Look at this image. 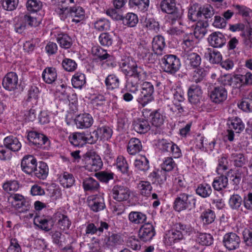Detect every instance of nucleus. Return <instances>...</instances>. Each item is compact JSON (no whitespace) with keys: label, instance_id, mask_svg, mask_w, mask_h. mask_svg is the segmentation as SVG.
I'll list each match as a JSON object with an SVG mask.
<instances>
[{"label":"nucleus","instance_id":"5fc2aeb1","mask_svg":"<svg viewBox=\"0 0 252 252\" xmlns=\"http://www.w3.org/2000/svg\"><path fill=\"white\" fill-rule=\"evenodd\" d=\"M161 167L163 170L169 172L177 167V164L171 157H166L163 159Z\"/></svg>","mask_w":252,"mask_h":252},{"label":"nucleus","instance_id":"72a5a7b5","mask_svg":"<svg viewBox=\"0 0 252 252\" xmlns=\"http://www.w3.org/2000/svg\"><path fill=\"white\" fill-rule=\"evenodd\" d=\"M39 93V89L34 86H32L28 91V97L26 100V105L30 106L32 105H36L38 94Z\"/></svg>","mask_w":252,"mask_h":252},{"label":"nucleus","instance_id":"2f4dec72","mask_svg":"<svg viewBox=\"0 0 252 252\" xmlns=\"http://www.w3.org/2000/svg\"><path fill=\"white\" fill-rule=\"evenodd\" d=\"M70 143L75 146H83L85 143V133L84 132H76L69 136Z\"/></svg>","mask_w":252,"mask_h":252},{"label":"nucleus","instance_id":"20e7f679","mask_svg":"<svg viewBox=\"0 0 252 252\" xmlns=\"http://www.w3.org/2000/svg\"><path fill=\"white\" fill-rule=\"evenodd\" d=\"M159 6L162 12L170 14L171 19L178 20L181 25V23L179 20L182 17V12L177 7L175 0H162Z\"/></svg>","mask_w":252,"mask_h":252},{"label":"nucleus","instance_id":"ddd939ff","mask_svg":"<svg viewBox=\"0 0 252 252\" xmlns=\"http://www.w3.org/2000/svg\"><path fill=\"white\" fill-rule=\"evenodd\" d=\"M223 243L226 249L233 250L239 247L240 239L235 233H229L224 236Z\"/></svg>","mask_w":252,"mask_h":252},{"label":"nucleus","instance_id":"423d86ee","mask_svg":"<svg viewBox=\"0 0 252 252\" xmlns=\"http://www.w3.org/2000/svg\"><path fill=\"white\" fill-rule=\"evenodd\" d=\"M154 92L153 85L149 82H144L142 84L141 94L138 99L139 103L144 107L152 101L154 100Z\"/></svg>","mask_w":252,"mask_h":252},{"label":"nucleus","instance_id":"13d9d810","mask_svg":"<svg viewBox=\"0 0 252 252\" xmlns=\"http://www.w3.org/2000/svg\"><path fill=\"white\" fill-rule=\"evenodd\" d=\"M220 32H214L210 34L208 38L210 45L215 48L220 47Z\"/></svg>","mask_w":252,"mask_h":252},{"label":"nucleus","instance_id":"6e6d98bb","mask_svg":"<svg viewBox=\"0 0 252 252\" xmlns=\"http://www.w3.org/2000/svg\"><path fill=\"white\" fill-rule=\"evenodd\" d=\"M200 218L204 224H208L214 221L215 215L213 211L207 209L201 214Z\"/></svg>","mask_w":252,"mask_h":252},{"label":"nucleus","instance_id":"8fccbe9b","mask_svg":"<svg viewBox=\"0 0 252 252\" xmlns=\"http://www.w3.org/2000/svg\"><path fill=\"white\" fill-rule=\"evenodd\" d=\"M187 59L189 62V64L193 68L198 67L201 62L200 56L198 54L194 52L189 53L187 54Z\"/></svg>","mask_w":252,"mask_h":252},{"label":"nucleus","instance_id":"0e129e2a","mask_svg":"<svg viewBox=\"0 0 252 252\" xmlns=\"http://www.w3.org/2000/svg\"><path fill=\"white\" fill-rule=\"evenodd\" d=\"M207 75V71L204 68H199L194 71L192 80L196 83L203 81Z\"/></svg>","mask_w":252,"mask_h":252},{"label":"nucleus","instance_id":"e433bc0d","mask_svg":"<svg viewBox=\"0 0 252 252\" xmlns=\"http://www.w3.org/2000/svg\"><path fill=\"white\" fill-rule=\"evenodd\" d=\"M57 41L60 46L64 49H69L72 45L71 38L66 33H60L57 37Z\"/></svg>","mask_w":252,"mask_h":252},{"label":"nucleus","instance_id":"69168bd1","mask_svg":"<svg viewBox=\"0 0 252 252\" xmlns=\"http://www.w3.org/2000/svg\"><path fill=\"white\" fill-rule=\"evenodd\" d=\"M99 41L100 44L104 46L112 45L113 40L112 36L107 32H103L99 36Z\"/></svg>","mask_w":252,"mask_h":252},{"label":"nucleus","instance_id":"9b49d317","mask_svg":"<svg viewBox=\"0 0 252 252\" xmlns=\"http://www.w3.org/2000/svg\"><path fill=\"white\" fill-rule=\"evenodd\" d=\"M33 223L39 228L48 232L52 229L54 220L53 217L36 216L33 219Z\"/></svg>","mask_w":252,"mask_h":252},{"label":"nucleus","instance_id":"bb28decb","mask_svg":"<svg viewBox=\"0 0 252 252\" xmlns=\"http://www.w3.org/2000/svg\"><path fill=\"white\" fill-rule=\"evenodd\" d=\"M142 148L141 141L136 138H131L127 144V151L131 155H135L139 153Z\"/></svg>","mask_w":252,"mask_h":252},{"label":"nucleus","instance_id":"c9c22d12","mask_svg":"<svg viewBox=\"0 0 252 252\" xmlns=\"http://www.w3.org/2000/svg\"><path fill=\"white\" fill-rule=\"evenodd\" d=\"M104 241L108 247L113 248L121 244V236L117 234L109 233V235L104 238Z\"/></svg>","mask_w":252,"mask_h":252},{"label":"nucleus","instance_id":"a878e982","mask_svg":"<svg viewBox=\"0 0 252 252\" xmlns=\"http://www.w3.org/2000/svg\"><path fill=\"white\" fill-rule=\"evenodd\" d=\"M44 81L47 84H52L57 78V73L55 68L47 67L45 68L42 74Z\"/></svg>","mask_w":252,"mask_h":252},{"label":"nucleus","instance_id":"7c9ffc66","mask_svg":"<svg viewBox=\"0 0 252 252\" xmlns=\"http://www.w3.org/2000/svg\"><path fill=\"white\" fill-rule=\"evenodd\" d=\"M123 25L129 28L135 27L138 22V18L136 14L134 13H127L125 16H122Z\"/></svg>","mask_w":252,"mask_h":252},{"label":"nucleus","instance_id":"39448f33","mask_svg":"<svg viewBox=\"0 0 252 252\" xmlns=\"http://www.w3.org/2000/svg\"><path fill=\"white\" fill-rule=\"evenodd\" d=\"M227 126L229 129L227 130V134L224 136V141L226 139L232 141L234 139L233 129L236 133H240L245 128V125L242 120L238 117L229 118L227 120Z\"/></svg>","mask_w":252,"mask_h":252},{"label":"nucleus","instance_id":"58836bf2","mask_svg":"<svg viewBox=\"0 0 252 252\" xmlns=\"http://www.w3.org/2000/svg\"><path fill=\"white\" fill-rule=\"evenodd\" d=\"M71 82L74 88L81 89L86 82L85 74L80 72L75 73L72 78Z\"/></svg>","mask_w":252,"mask_h":252},{"label":"nucleus","instance_id":"f3484780","mask_svg":"<svg viewBox=\"0 0 252 252\" xmlns=\"http://www.w3.org/2000/svg\"><path fill=\"white\" fill-rule=\"evenodd\" d=\"M132 126L133 129L140 134L147 132L151 128L149 122L143 118L135 119L132 122Z\"/></svg>","mask_w":252,"mask_h":252},{"label":"nucleus","instance_id":"0eeeda50","mask_svg":"<svg viewBox=\"0 0 252 252\" xmlns=\"http://www.w3.org/2000/svg\"><path fill=\"white\" fill-rule=\"evenodd\" d=\"M29 141L38 148L45 149L50 145V140L47 136L36 131H30L27 135Z\"/></svg>","mask_w":252,"mask_h":252},{"label":"nucleus","instance_id":"7ed1b4c3","mask_svg":"<svg viewBox=\"0 0 252 252\" xmlns=\"http://www.w3.org/2000/svg\"><path fill=\"white\" fill-rule=\"evenodd\" d=\"M161 64L163 71L170 74H174L180 68V60L174 55H165L161 59Z\"/></svg>","mask_w":252,"mask_h":252},{"label":"nucleus","instance_id":"2eb2a0df","mask_svg":"<svg viewBox=\"0 0 252 252\" xmlns=\"http://www.w3.org/2000/svg\"><path fill=\"white\" fill-rule=\"evenodd\" d=\"M103 165L101 158L98 156H94L86 158V170L91 172H96L100 170Z\"/></svg>","mask_w":252,"mask_h":252},{"label":"nucleus","instance_id":"4be33fe9","mask_svg":"<svg viewBox=\"0 0 252 252\" xmlns=\"http://www.w3.org/2000/svg\"><path fill=\"white\" fill-rule=\"evenodd\" d=\"M49 168L47 164L43 161H40L36 165L33 175L39 179L44 180L47 178Z\"/></svg>","mask_w":252,"mask_h":252},{"label":"nucleus","instance_id":"c03bdc74","mask_svg":"<svg viewBox=\"0 0 252 252\" xmlns=\"http://www.w3.org/2000/svg\"><path fill=\"white\" fill-rule=\"evenodd\" d=\"M134 165L137 170L144 172L147 171L149 168V160L145 156H140L136 158Z\"/></svg>","mask_w":252,"mask_h":252},{"label":"nucleus","instance_id":"aec40b11","mask_svg":"<svg viewBox=\"0 0 252 252\" xmlns=\"http://www.w3.org/2000/svg\"><path fill=\"white\" fill-rule=\"evenodd\" d=\"M53 219L55 221H57L58 227L61 229L65 230L69 228L71 222L68 217L62 214L61 212H57L53 216Z\"/></svg>","mask_w":252,"mask_h":252},{"label":"nucleus","instance_id":"680f3d73","mask_svg":"<svg viewBox=\"0 0 252 252\" xmlns=\"http://www.w3.org/2000/svg\"><path fill=\"white\" fill-rule=\"evenodd\" d=\"M142 58L145 60H148L150 62L153 63L155 60V53L153 54L150 51V49L144 46L139 47Z\"/></svg>","mask_w":252,"mask_h":252},{"label":"nucleus","instance_id":"cd10ccee","mask_svg":"<svg viewBox=\"0 0 252 252\" xmlns=\"http://www.w3.org/2000/svg\"><path fill=\"white\" fill-rule=\"evenodd\" d=\"M143 27L147 31L156 33L160 30L158 22L154 18H146L143 22Z\"/></svg>","mask_w":252,"mask_h":252},{"label":"nucleus","instance_id":"4468645a","mask_svg":"<svg viewBox=\"0 0 252 252\" xmlns=\"http://www.w3.org/2000/svg\"><path fill=\"white\" fill-rule=\"evenodd\" d=\"M18 79L17 75L13 72L8 73L3 78L2 86L8 91H13L17 89Z\"/></svg>","mask_w":252,"mask_h":252},{"label":"nucleus","instance_id":"338daca9","mask_svg":"<svg viewBox=\"0 0 252 252\" xmlns=\"http://www.w3.org/2000/svg\"><path fill=\"white\" fill-rule=\"evenodd\" d=\"M160 174L156 171H153L150 175V177L154 179V182H157L158 184L161 187L162 185L166 180V175L163 173V174L160 172Z\"/></svg>","mask_w":252,"mask_h":252},{"label":"nucleus","instance_id":"9d476101","mask_svg":"<svg viewBox=\"0 0 252 252\" xmlns=\"http://www.w3.org/2000/svg\"><path fill=\"white\" fill-rule=\"evenodd\" d=\"M156 234L155 228L150 223L143 224L139 229L138 236L140 239L145 242L150 241Z\"/></svg>","mask_w":252,"mask_h":252},{"label":"nucleus","instance_id":"ea45409f","mask_svg":"<svg viewBox=\"0 0 252 252\" xmlns=\"http://www.w3.org/2000/svg\"><path fill=\"white\" fill-rule=\"evenodd\" d=\"M75 182L73 175L67 172H64L60 179V183L64 188H71L74 185Z\"/></svg>","mask_w":252,"mask_h":252},{"label":"nucleus","instance_id":"de8ad7c7","mask_svg":"<svg viewBox=\"0 0 252 252\" xmlns=\"http://www.w3.org/2000/svg\"><path fill=\"white\" fill-rule=\"evenodd\" d=\"M105 83L108 89L113 90L119 88L120 81L116 75L111 74L106 78Z\"/></svg>","mask_w":252,"mask_h":252},{"label":"nucleus","instance_id":"774afa93","mask_svg":"<svg viewBox=\"0 0 252 252\" xmlns=\"http://www.w3.org/2000/svg\"><path fill=\"white\" fill-rule=\"evenodd\" d=\"M238 106L244 112H252V100L250 98H243Z\"/></svg>","mask_w":252,"mask_h":252},{"label":"nucleus","instance_id":"a18cd8bd","mask_svg":"<svg viewBox=\"0 0 252 252\" xmlns=\"http://www.w3.org/2000/svg\"><path fill=\"white\" fill-rule=\"evenodd\" d=\"M19 188L18 181L14 180L6 181L2 185L3 189L9 194L17 191Z\"/></svg>","mask_w":252,"mask_h":252},{"label":"nucleus","instance_id":"5701e85b","mask_svg":"<svg viewBox=\"0 0 252 252\" xmlns=\"http://www.w3.org/2000/svg\"><path fill=\"white\" fill-rule=\"evenodd\" d=\"M100 140L103 141L109 140L113 134V129L108 126H99L95 129Z\"/></svg>","mask_w":252,"mask_h":252},{"label":"nucleus","instance_id":"f704fd0d","mask_svg":"<svg viewBox=\"0 0 252 252\" xmlns=\"http://www.w3.org/2000/svg\"><path fill=\"white\" fill-rule=\"evenodd\" d=\"M152 124L156 127L161 126L164 121V117L159 110L152 111L150 114Z\"/></svg>","mask_w":252,"mask_h":252},{"label":"nucleus","instance_id":"c85d7f7f","mask_svg":"<svg viewBox=\"0 0 252 252\" xmlns=\"http://www.w3.org/2000/svg\"><path fill=\"white\" fill-rule=\"evenodd\" d=\"M165 46L164 38L161 35L155 36L152 42L153 50L156 55H161V52Z\"/></svg>","mask_w":252,"mask_h":252},{"label":"nucleus","instance_id":"3c124183","mask_svg":"<svg viewBox=\"0 0 252 252\" xmlns=\"http://www.w3.org/2000/svg\"><path fill=\"white\" fill-rule=\"evenodd\" d=\"M92 53L96 56L100 61L107 60L111 56L107 53V51L100 46H94L92 49Z\"/></svg>","mask_w":252,"mask_h":252},{"label":"nucleus","instance_id":"bf43d9fd","mask_svg":"<svg viewBox=\"0 0 252 252\" xmlns=\"http://www.w3.org/2000/svg\"><path fill=\"white\" fill-rule=\"evenodd\" d=\"M188 18L192 21H198L199 20H203L201 19L199 7L193 6L190 7L188 12Z\"/></svg>","mask_w":252,"mask_h":252},{"label":"nucleus","instance_id":"a211bd4d","mask_svg":"<svg viewBox=\"0 0 252 252\" xmlns=\"http://www.w3.org/2000/svg\"><path fill=\"white\" fill-rule=\"evenodd\" d=\"M69 13L72 18V22L76 24L83 21L86 18L84 9L79 6L70 7Z\"/></svg>","mask_w":252,"mask_h":252},{"label":"nucleus","instance_id":"49530a36","mask_svg":"<svg viewBox=\"0 0 252 252\" xmlns=\"http://www.w3.org/2000/svg\"><path fill=\"white\" fill-rule=\"evenodd\" d=\"M197 194L203 198L209 197L212 193L211 186L206 184H199L195 190Z\"/></svg>","mask_w":252,"mask_h":252},{"label":"nucleus","instance_id":"393cba45","mask_svg":"<svg viewBox=\"0 0 252 252\" xmlns=\"http://www.w3.org/2000/svg\"><path fill=\"white\" fill-rule=\"evenodd\" d=\"M208 26V23L207 20L198 21L194 28V35L197 39L202 38L206 34Z\"/></svg>","mask_w":252,"mask_h":252},{"label":"nucleus","instance_id":"412c9836","mask_svg":"<svg viewBox=\"0 0 252 252\" xmlns=\"http://www.w3.org/2000/svg\"><path fill=\"white\" fill-rule=\"evenodd\" d=\"M3 144L9 150L14 152L19 151L22 147L19 139L13 135L5 137L3 140Z\"/></svg>","mask_w":252,"mask_h":252},{"label":"nucleus","instance_id":"f257e3e1","mask_svg":"<svg viewBox=\"0 0 252 252\" xmlns=\"http://www.w3.org/2000/svg\"><path fill=\"white\" fill-rule=\"evenodd\" d=\"M120 67L126 76H133L143 79H145L147 76L146 72L143 67L138 65L137 63L132 60L123 61L120 63Z\"/></svg>","mask_w":252,"mask_h":252},{"label":"nucleus","instance_id":"dca6fc26","mask_svg":"<svg viewBox=\"0 0 252 252\" xmlns=\"http://www.w3.org/2000/svg\"><path fill=\"white\" fill-rule=\"evenodd\" d=\"M202 91L198 85H191L188 90V95L189 101L194 104L200 102L202 97Z\"/></svg>","mask_w":252,"mask_h":252},{"label":"nucleus","instance_id":"052dcab7","mask_svg":"<svg viewBox=\"0 0 252 252\" xmlns=\"http://www.w3.org/2000/svg\"><path fill=\"white\" fill-rule=\"evenodd\" d=\"M95 175L100 182L107 183L113 179L114 174L111 172L103 171L96 173Z\"/></svg>","mask_w":252,"mask_h":252},{"label":"nucleus","instance_id":"c756f323","mask_svg":"<svg viewBox=\"0 0 252 252\" xmlns=\"http://www.w3.org/2000/svg\"><path fill=\"white\" fill-rule=\"evenodd\" d=\"M128 4L130 7L144 12L149 7L150 0H129Z\"/></svg>","mask_w":252,"mask_h":252},{"label":"nucleus","instance_id":"37998d69","mask_svg":"<svg viewBox=\"0 0 252 252\" xmlns=\"http://www.w3.org/2000/svg\"><path fill=\"white\" fill-rule=\"evenodd\" d=\"M83 187L85 191H92L98 189L99 184L97 181L92 177H88L83 180Z\"/></svg>","mask_w":252,"mask_h":252},{"label":"nucleus","instance_id":"b1692460","mask_svg":"<svg viewBox=\"0 0 252 252\" xmlns=\"http://www.w3.org/2000/svg\"><path fill=\"white\" fill-rule=\"evenodd\" d=\"M184 238L181 234L173 227L166 234L164 237V241L167 245H172Z\"/></svg>","mask_w":252,"mask_h":252},{"label":"nucleus","instance_id":"603ef678","mask_svg":"<svg viewBox=\"0 0 252 252\" xmlns=\"http://www.w3.org/2000/svg\"><path fill=\"white\" fill-rule=\"evenodd\" d=\"M62 65L63 68L68 72H73L77 67V64L74 60L67 58L63 59Z\"/></svg>","mask_w":252,"mask_h":252},{"label":"nucleus","instance_id":"e2e57ef3","mask_svg":"<svg viewBox=\"0 0 252 252\" xmlns=\"http://www.w3.org/2000/svg\"><path fill=\"white\" fill-rule=\"evenodd\" d=\"M116 166L117 168L123 174H126L128 170V166L125 158L119 156L117 158Z\"/></svg>","mask_w":252,"mask_h":252},{"label":"nucleus","instance_id":"473e14b6","mask_svg":"<svg viewBox=\"0 0 252 252\" xmlns=\"http://www.w3.org/2000/svg\"><path fill=\"white\" fill-rule=\"evenodd\" d=\"M128 220L133 224H140L145 222L147 216L141 212L133 211L129 214Z\"/></svg>","mask_w":252,"mask_h":252},{"label":"nucleus","instance_id":"4d7b16f0","mask_svg":"<svg viewBox=\"0 0 252 252\" xmlns=\"http://www.w3.org/2000/svg\"><path fill=\"white\" fill-rule=\"evenodd\" d=\"M26 6L29 11L35 12L41 9L42 2L39 0H28Z\"/></svg>","mask_w":252,"mask_h":252},{"label":"nucleus","instance_id":"f03ea898","mask_svg":"<svg viewBox=\"0 0 252 252\" xmlns=\"http://www.w3.org/2000/svg\"><path fill=\"white\" fill-rule=\"evenodd\" d=\"M196 198L191 194L182 193L179 194L175 199L173 208L177 212L187 209L191 210L196 206Z\"/></svg>","mask_w":252,"mask_h":252},{"label":"nucleus","instance_id":"4c0bfd02","mask_svg":"<svg viewBox=\"0 0 252 252\" xmlns=\"http://www.w3.org/2000/svg\"><path fill=\"white\" fill-rule=\"evenodd\" d=\"M126 77V87L132 93H135L137 90L140 81L145 79L133 76Z\"/></svg>","mask_w":252,"mask_h":252},{"label":"nucleus","instance_id":"1a4fd4ad","mask_svg":"<svg viewBox=\"0 0 252 252\" xmlns=\"http://www.w3.org/2000/svg\"><path fill=\"white\" fill-rule=\"evenodd\" d=\"M37 164L36 159L32 155L25 156L21 162L22 170L27 174L33 176V172Z\"/></svg>","mask_w":252,"mask_h":252},{"label":"nucleus","instance_id":"a19ab883","mask_svg":"<svg viewBox=\"0 0 252 252\" xmlns=\"http://www.w3.org/2000/svg\"><path fill=\"white\" fill-rule=\"evenodd\" d=\"M93 26L97 31H106L110 30V22L107 19L100 18L94 22Z\"/></svg>","mask_w":252,"mask_h":252},{"label":"nucleus","instance_id":"6ab92c4d","mask_svg":"<svg viewBox=\"0 0 252 252\" xmlns=\"http://www.w3.org/2000/svg\"><path fill=\"white\" fill-rule=\"evenodd\" d=\"M89 206L91 210L97 212L105 208L104 198L100 195H95L89 201Z\"/></svg>","mask_w":252,"mask_h":252},{"label":"nucleus","instance_id":"f8f14e48","mask_svg":"<svg viewBox=\"0 0 252 252\" xmlns=\"http://www.w3.org/2000/svg\"><path fill=\"white\" fill-rule=\"evenodd\" d=\"M74 121L77 128L86 129L92 126L94 119L90 114L84 113L78 115Z\"/></svg>","mask_w":252,"mask_h":252},{"label":"nucleus","instance_id":"79ce46f5","mask_svg":"<svg viewBox=\"0 0 252 252\" xmlns=\"http://www.w3.org/2000/svg\"><path fill=\"white\" fill-rule=\"evenodd\" d=\"M139 193L145 197H148L152 190V187L149 182L142 181L137 185Z\"/></svg>","mask_w":252,"mask_h":252},{"label":"nucleus","instance_id":"09e8293b","mask_svg":"<svg viewBox=\"0 0 252 252\" xmlns=\"http://www.w3.org/2000/svg\"><path fill=\"white\" fill-rule=\"evenodd\" d=\"M176 231L181 234L184 238L185 236L189 235L192 232V228L190 225L182 223H176L173 227Z\"/></svg>","mask_w":252,"mask_h":252},{"label":"nucleus","instance_id":"6e6552de","mask_svg":"<svg viewBox=\"0 0 252 252\" xmlns=\"http://www.w3.org/2000/svg\"><path fill=\"white\" fill-rule=\"evenodd\" d=\"M111 192L113 198L119 202L126 200L130 196L129 189L123 185H115Z\"/></svg>","mask_w":252,"mask_h":252},{"label":"nucleus","instance_id":"864d4df0","mask_svg":"<svg viewBox=\"0 0 252 252\" xmlns=\"http://www.w3.org/2000/svg\"><path fill=\"white\" fill-rule=\"evenodd\" d=\"M197 241L202 245L209 246L212 244L213 238L209 233H199L197 235Z\"/></svg>","mask_w":252,"mask_h":252}]
</instances>
